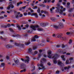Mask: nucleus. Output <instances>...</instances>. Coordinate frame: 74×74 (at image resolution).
<instances>
[{
    "label": "nucleus",
    "instance_id": "61",
    "mask_svg": "<svg viewBox=\"0 0 74 74\" xmlns=\"http://www.w3.org/2000/svg\"><path fill=\"white\" fill-rule=\"evenodd\" d=\"M56 47L57 48H59L60 46V45H57L56 46Z\"/></svg>",
    "mask_w": 74,
    "mask_h": 74
},
{
    "label": "nucleus",
    "instance_id": "18",
    "mask_svg": "<svg viewBox=\"0 0 74 74\" xmlns=\"http://www.w3.org/2000/svg\"><path fill=\"white\" fill-rule=\"evenodd\" d=\"M0 39L1 40H3V41H5V40H7L6 38H3V37L1 36H0Z\"/></svg>",
    "mask_w": 74,
    "mask_h": 74
},
{
    "label": "nucleus",
    "instance_id": "27",
    "mask_svg": "<svg viewBox=\"0 0 74 74\" xmlns=\"http://www.w3.org/2000/svg\"><path fill=\"white\" fill-rule=\"evenodd\" d=\"M50 39L49 38H47L46 40L47 42H50Z\"/></svg>",
    "mask_w": 74,
    "mask_h": 74
},
{
    "label": "nucleus",
    "instance_id": "8",
    "mask_svg": "<svg viewBox=\"0 0 74 74\" xmlns=\"http://www.w3.org/2000/svg\"><path fill=\"white\" fill-rule=\"evenodd\" d=\"M48 25V23H42L40 24V26H42V27H45L46 26H47Z\"/></svg>",
    "mask_w": 74,
    "mask_h": 74
},
{
    "label": "nucleus",
    "instance_id": "55",
    "mask_svg": "<svg viewBox=\"0 0 74 74\" xmlns=\"http://www.w3.org/2000/svg\"><path fill=\"white\" fill-rule=\"evenodd\" d=\"M3 28H7V25H5L3 26Z\"/></svg>",
    "mask_w": 74,
    "mask_h": 74
},
{
    "label": "nucleus",
    "instance_id": "45",
    "mask_svg": "<svg viewBox=\"0 0 74 74\" xmlns=\"http://www.w3.org/2000/svg\"><path fill=\"white\" fill-rule=\"evenodd\" d=\"M32 32H33V30H32L31 32H30V30H28L27 31V32L28 33H31Z\"/></svg>",
    "mask_w": 74,
    "mask_h": 74
},
{
    "label": "nucleus",
    "instance_id": "36",
    "mask_svg": "<svg viewBox=\"0 0 74 74\" xmlns=\"http://www.w3.org/2000/svg\"><path fill=\"white\" fill-rule=\"evenodd\" d=\"M66 46V45H64V44H63L62 45V48H65V47Z\"/></svg>",
    "mask_w": 74,
    "mask_h": 74
},
{
    "label": "nucleus",
    "instance_id": "1",
    "mask_svg": "<svg viewBox=\"0 0 74 74\" xmlns=\"http://www.w3.org/2000/svg\"><path fill=\"white\" fill-rule=\"evenodd\" d=\"M64 26H63V23H60L58 26L54 25L53 27L55 28L56 29H63Z\"/></svg>",
    "mask_w": 74,
    "mask_h": 74
},
{
    "label": "nucleus",
    "instance_id": "23",
    "mask_svg": "<svg viewBox=\"0 0 74 74\" xmlns=\"http://www.w3.org/2000/svg\"><path fill=\"white\" fill-rule=\"evenodd\" d=\"M32 15H35L36 18H37L38 17V15H37V14L36 13H32Z\"/></svg>",
    "mask_w": 74,
    "mask_h": 74
},
{
    "label": "nucleus",
    "instance_id": "48",
    "mask_svg": "<svg viewBox=\"0 0 74 74\" xmlns=\"http://www.w3.org/2000/svg\"><path fill=\"white\" fill-rule=\"evenodd\" d=\"M32 68L33 69L31 70V71H33V70H35V66H33Z\"/></svg>",
    "mask_w": 74,
    "mask_h": 74
},
{
    "label": "nucleus",
    "instance_id": "43",
    "mask_svg": "<svg viewBox=\"0 0 74 74\" xmlns=\"http://www.w3.org/2000/svg\"><path fill=\"white\" fill-rule=\"evenodd\" d=\"M37 12L38 13H40V8H38V9L37 10Z\"/></svg>",
    "mask_w": 74,
    "mask_h": 74
},
{
    "label": "nucleus",
    "instance_id": "60",
    "mask_svg": "<svg viewBox=\"0 0 74 74\" xmlns=\"http://www.w3.org/2000/svg\"><path fill=\"white\" fill-rule=\"evenodd\" d=\"M42 60L44 62H46L47 61V60L45 58H43Z\"/></svg>",
    "mask_w": 74,
    "mask_h": 74
},
{
    "label": "nucleus",
    "instance_id": "4",
    "mask_svg": "<svg viewBox=\"0 0 74 74\" xmlns=\"http://www.w3.org/2000/svg\"><path fill=\"white\" fill-rule=\"evenodd\" d=\"M40 62L41 63L40 64V66H41V67H42V68L41 69V67H39L38 68L39 70H41V69H43V70H45V67H44V66L43 65V64H42L43 63V62H42V61H40Z\"/></svg>",
    "mask_w": 74,
    "mask_h": 74
},
{
    "label": "nucleus",
    "instance_id": "21",
    "mask_svg": "<svg viewBox=\"0 0 74 74\" xmlns=\"http://www.w3.org/2000/svg\"><path fill=\"white\" fill-rule=\"evenodd\" d=\"M61 57L63 60L64 61H66V59L64 58V55H62Z\"/></svg>",
    "mask_w": 74,
    "mask_h": 74
},
{
    "label": "nucleus",
    "instance_id": "35",
    "mask_svg": "<svg viewBox=\"0 0 74 74\" xmlns=\"http://www.w3.org/2000/svg\"><path fill=\"white\" fill-rule=\"evenodd\" d=\"M53 63H54L55 64H56V63H57V61H56V60H53Z\"/></svg>",
    "mask_w": 74,
    "mask_h": 74
},
{
    "label": "nucleus",
    "instance_id": "56",
    "mask_svg": "<svg viewBox=\"0 0 74 74\" xmlns=\"http://www.w3.org/2000/svg\"><path fill=\"white\" fill-rule=\"evenodd\" d=\"M51 13H53L52 8H51L50 9Z\"/></svg>",
    "mask_w": 74,
    "mask_h": 74
},
{
    "label": "nucleus",
    "instance_id": "32",
    "mask_svg": "<svg viewBox=\"0 0 74 74\" xmlns=\"http://www.w3.org/2000/svg\"><path fill=\"white\" fill-rule=\"evenodd\" d=\"M38 31H42L43 29L42 28H38Z\"/></svg>",
    "mask_w": 74,
    "mask_h": 74
},
{
    "label": "nucleus",
    "instance_id": "16",
    "mask_svg": "<svg viewBox=\"0 0 74 74\" xmlns=\"http://www.w3.org/2000/svg\"><path fill=\"white\" fill-rule=\"evenodd\" d=\"M51 20L53 22H55V21L56 20V18L55 17H52L51 18Z\"/></svg>",
    "mask_w": 74,
    "mask_h": 74
},
{
    "label": "nucleus",
    "instance_id": "47",
    "mask_svg": "<svg viewBox=\"0 0 74 74\" xmlns=\"http://www.w3.org/2000/svg\"><path fill=\"white\" fill-rule=\"evenodd\" d=\"M36 8H37V6H34L33 7V9H36Z\"/></svg>",
    "mask_w": 74,
    "mask_h": 74
},
{
    "label": "nucleus",
    "instance_id": "26",
    "mask_svg": "<svg viewBox=\"0 0 74 74\" xmlns=\"http://www.w3.org/2000/svg\"><path fill=\"white\" fill-rule=\"evenodd\" d=\"M40 7H45V5H44L43 4H40Z\"/></svg>",
    "mask_w": 74,
    "mask_h": 74
},
{
    "label": "nucleus",
    "instance_id": "13",
    "mask_svg": "<svg viewBox=\"0 0 74 74\" xmlns=\"http://www.w3.org/2000/svg\"><path fill=\"white\" fill-rule=\"evenodd\" d=\"M33 49H32L31 48H29L28 49V53H30V54H31V53H32V51Z\"/></svg>",
    "mask_w": 74,
    "mask_h": 74
},
{
    "label": "nucleus",
    "instance_id": "29",
    "mask_svg": "<svg viewBox=\"0 0 74 74\" xmlns=\"http://www.w3.org/2000/svg\"><path fill=\"white\" fill-rule=\"evenodd\" d=\"M26 71V69H24L23 70H22L20 71L21 73H22V72H25Z\"/></svg>",
    "mask_w": 74,
    "mask_h": 74
},
{
    "label": "nucleus",
    "instance_id": "52",
    "mask_svg": "<svg viewBox=\"0 0 74 74\" xmlns=\"http://www.w3.org/2000/svg\"><path fill=\"white\" fill-rule=\"evenodd\" d=\"M69 60H67L66 61V64H69Z\"/></svg>",
    "mask_w": 74,
    "mask_h": 74
},
{
    "label": "nucleus",
    "instance_id": "33",
    "mask_svg": "<svg viewBox=\"0 0 74 74\" xmlns=\"http://www.w3.org/2000/svg\"><path fill=\"white\" fill-rule=\"evenodd\" d=\"M34 37L35 38H36L37 39L39 37L38 36L36 35L34 36Z\"/></svg>",
    "mask_w": 74,
    "mask_h": 74
},
{
    "label": "nucleus",
    "instance_id": "9",
    "mask_svg": "<svg viewBox=\"0 0 74 74\" xmlns=\"http://www.w3.org/2000/svg\"><path fill=\"white\" fill-rule=\"evenodd\" d=\"M66 10V8H64L63 10H60V11L59 12V13L61 15H63V11H65Z\"/></svg>",
    "mask_w": 74,
    "mask_h": 74
},
{
    "label": "nucleus",
    "instance_id": "46",
    "mask_svg": "<svg viewBox=\"0 0 74 74\" xmlns=\"http://www.w3.org/2000/svg\"><path fill=\"white\" fill-rule=\"evenodd\" d=\"M60 71H59L57 70L56 72V74H59Z\"/></svg>",
    "mask_w": 74,
    "mask_h": 74
},
{
    "label": "nucleus",
    "instance_id": "19",
    "mask_svg": "<svg viewBox=\"0 0 74 74\" xmlns=\"http://www.w3.org/2000/svg\"><path fill=\"white\" fill-rule=\"evenodd\" d=\"M22 3H23L21 1H20L19 2L17 3V7H18V6H19V5L20 4H22Z\"/></svg>",
    "mask_w": 74,
    "mask_h": 74
},
{
    "label": "nucleus",
    "instance_id": "63",
    "mask_svg": "<svg viewBox=\"0 0 74 74\" xmlns=\"http://www.w3.org/2000/svg\"><path fill=\"white\" fill-rule=\"evenodd\" d=\"M38 56L39 58H40V57H41V54L40 53L39 54Z\"/></svg>",
    "mask_w": 74,
    "mask_h": 74
},
{
    "label": "nucleus",
    "instance_id": "57",
    "mask_svg": "<svg viewBox=\"0 0 74 74\" xmlns=\"http://www.w3.org/2000/svg\"><path fill=\"white\" fill-rule=\"evenodd\" d=\"M58 51L59 52V53H61L62 52V51L61 50L59 49L58 50Z\"/></svg>",
    "mask_w": 74,
    "mask_h": 74
},
{
    "label": "nucleus",
    "instance_id": "30",
    "mask_svg": "<svg viewBox=\"0 0 74 74\" xmlns=\"http://www.w3.org/2000/svg\"><path fill=\"white\" fill-rule=\"evenodd\" d=\"M24 62H25V63H26V62H27V63H28L29 62V59L25 60L24 61Z\"/></svg>",
    "mask_w": 74,
    "mask_h": 74
},
{
    "label": "nucleus",
    "instance_id": "15",
    "mask_svg": "<svg viewBox=\"0 0 74 74\" xmlns=\"http://www.w3.org/2000/svg\"><path fill=\"white\" fill-rule=\"evenodd\" d=\"M26 65L23 64V65H22L21 66V69H26Z\"/></svg>",
    "mask_w": 74,
    "mask_h": 74
},
{
    "label": "nucleus",
    "instance_id": "39",
    "mask_svg": "<svg viewBox=\"0 0 74 74\" xmlns=\"http://www.w3.org/2000/svg\"><path fill=\"white\" fill-rule=\"evenodd\" d=\"M68 16L69 17H71L72 16V14L71 13H69L68 14Z\"/></svg>",
    "mask_w": 74,
    "mask_h": 74
},
{
    "label": "nucleus",
    "instance_id": "40",
    "mask_svg": "<svg viewBox=\"0 0 74 74\" xmlns=\"http://www.w3.org/2000/svg\"><path fill=\"white\" fill-rule=\"evenodd\" d=\"M66 34L68 35V36L69 35H70V34H71V33L70 32H67L66 33Z\"/></svg>",
    "mask_w": 74,
    "mask_h": 74
},
{
    "label": "nucleus",
    "instance_id": "20",
    "mask_svg": "<svg viewBox=\"0 0 74 74\" xmlns=\"http://www.w3.org/2000/svg\"><path fill=\"white\" fill-rule=\"evenodd\" d=\"M60 39L62 40H65L66 39V38L65 36H64L63 37H61Z\"/></svg>",
    "mask_w": 74,
    "mask_h": 74
},
{
    "label": "nucleus",
    "instance_id": "59",
    "mask_svg": "<svg viewBox=\"0 0 74 74\" xmlns=\"http://www.w3.org/2000/svg\"><path fill=\"white\" fill-rule=\"evenodd\" d=\"M24 15L25 16H26L27 15V13H24Z\"/></svg>",
    "mask_w": 74,
    "mask_h": 74
},
{
    "label": "nucleus",
    "instance_id": "24",
    "mask_svg": "<svg viewBox=\"0 0 74 74\" xmlns=\"http://www.w3.org/2000/svg\"><path fill=\"white\" fill-rule=\"evenodd\" d=\"M70 68H71V67L70 66H68V67H64V70H68V69H69Z\"/></svg>",
    "mask_w": 74,
    "mask_h": 74
},
{
    "label": "nucleus",
    "instance_id": "11",
    "mask_svg": "<svg viewBox=\"0 0 74 74\" xmlns=\"http://www.w3.org/2000/svg\"><path fill=\"white\" fill-rule=\"evenodd\" d=\"M14 61L15 63L17 65H19V64H20V63L19 62V60H14Z\"/></svg>",
    "mask_w": 74,
    "mask_h": 74
},
{
    "label": "nucleus",
    "instance_id": "2",
    "mask_svg": "<svg viewBox=\"0 0 74 74\" xmlns=\"http://www.w3.org/2000/svg\"><path fill=\"white\" fill-rule=\"evenodd\" d=\"M57 64L58 65L60 66V67L61 68H63V67H64V64L62 63V62L60 61H58Z\"/></svg>",
    "mask_w": 74,
    "mask_h": 74
},
{
    "label": "nucleus",
    "instance_id": "28",
    "mask_svg": "<svg viewBox=\"0 0 74 74\" xmlns=\"http://www.w3.org/2000/svg\"><path fill=\"white\" fill-rule=\"evenodd\" d=\"M31 41H36V38L34 37L32 38Z\"/></svg>",
    "mask_w": 74,
    "mask_h": 74
},
{
    "label": "nucleus",
    "instance_id": "6",
    "mask_svg": "<svg viewBox=\"0 0 74 74\" xmlns=\"http://www.w3.org/2000/svg\"><path fill=\"white\" fill-rule=\"evenodd\" d=\"M51 58L52 59H54L53 60H56L58 58V56L56 55L52 54L51 56Z\"/></svg>",
    "mask_w": 74,
    "mask_h": 74
},
{
    "label": "nucleus",
    "instance_id": "25",
    "mask_svg": "<svg viewBox=\"0 0 74 74\" xmlns=\"http://www.w3.org/2000/svg\"><path fill=\"white\" fill-rule=\"evenodd\" d=\"M37 48V47L36 46H34L33 47V49L36 50Z\"/></svg>",
    "mask_w": 74,
    "mask_h": 74
},
{
    "label": "nucleus",
    "instance_id": "50",
    "mask_svg": "<svg viewBox=\"0 0 74 74\" xmlns=\"http://www.w3.org/2000/svg\"><path fill=\"white\" fill-rule=\"evenodd\" d=\"M29 25L28 24H27L26 25H25V27H27V28H28L29 27Z\"/></svg>",
    "mask_w": 74,
    "mask_h": 74
},
{
    "label": "nucleus",
    "instance_id": "12",
    "mask_svg": "<svg viewBox=\"0 0 74 74\" xmlns=\"http://www.w3.org/2000/svg\"><path fill=\"white\" fill-rule=\"evenodd\" d=\"M56 36H57L58 38H61L62 37V34H56Z\"/></svg>",
    "mask_w": 74,
    "mask_h": 74
},
{
    "label": "nucleus",
    "instance_id": "44",
    "mask_svg": "<svg viewBox=\"0 0 74 74\" xmlns=\"http://www.w3.org/2000/svg\"><path fill=\"white\" fill-rule=\"evenodd\" d=\"M70 32L71 33V34H72L73 33H74V30H72Z\"/></svg>",
    "mask_w": 74,
    "mask_h": 74
},
{
    "label": "nucleus",
    "instance_id": "17",
    "mask_svg": "<svg viewBox=\"0 0 74 74\" xmlns=\"http://www.w3.org/2000/svg\"><path fill=\"white\" fill-rule=\"evenodd\" d=\"M16 27H18V30H21V27H20V25H19L18 24H17L16 25Z\"/></svg>",
    "mask_w": 74,
    "mask_h": 74
},
{
    "label": "nucleus",
    "instance_id": "34",
    "mask_svg": "<svg viewBox=\"0 0 74 74\" xmlns=\"http://www.w3.org/2000/svg\"><path fill=\"white\" fill-rule=\"evenodd\" d=\"M5 65V64L4 63H1V67H4Z\"/></svg>",
    "mask_w": 74,
    "mask_h": 74
},
{
    "label": "nucleus",
    "instance_id": "58",
    "mask_svg": "<svg viewBox=\"0 0 74 74\" xmlns=\"http://www.w3.org/2000/svg\"><path fill=\"white\" fill-rule=\"evenodd\" d=\"M44 13L45 14H48V12L46 11H44Z\"/></svg>",
    "mask_w": 74,
    "mask_h": 74
},
{
    "label": "nucleus",
    "instance_id": "54",
    "mask_svg": "<svg viewBox=\"0 0 74 74\" xmlns=\"http://www.w3.org/2000/svg\"><path fill=\"white\" fill-rule=\"evenodd\" d=\"M47 1L46 0H44V2H43V3H46Z\"/></svg>",
    "mask_w": 74,
    "mask_h": 74
},
{
    "label": "nucleus",
    "instance_id": "22",
    "mask_svg": "<svg viewBox=\"0 0 74 74\" xmlns=\"http://www.w3.org/2000/svg\"><path fill=\"white\" fill-rule=\"evenodd\" d=\"M13 37H18V36H19V35L18 34H14L12 35Z\"/></svg>",
    "mask_w": 74,
    "mask_h": 74
},
{
    "label": "nucleus",
    "instance_id": "49",
    "mask_svg": "<svg viewBox=\"0 0 74 74\" xmlns=\"http://www.w3.org/2000/svg\"><path fill=\"white\" fill-rule=\"evenodd\" d=\"M0 34H4V32L3 31L0 32Z\"/></svg>",
    "mask_w": 74,
    "mask_h": 74
},
{
    "label": "nucleus",
    "instance_id": "14",
    "mask_svg": "<svg viewBox=\"0 0 74 74\" xmlns=\"http://www.w3.org/2000/svg\"><path fill=\"white\" fill-rule=\"evenodd\" d=\"M57 10H58L60 8V3H58L57 5Z\"/></svg>",
    "mask_w": 74,
    "mask_h": 74
},
{
    "label": "nucleus",
    "instance_id": "53",
    "mask_svg": "<svg viewBox=\"0 0 74 74\" xmlns=\"http://www.w3.org/2000/svg\"><path fill=\"white\" fill-rule=\"evenodd\" d=\"M24 36H25V37H27L28 35L27 34H25L24 35Z\"/></svg>",
    "mask_w": 74,
    "mask_h": 74
},
{
    "label": "nucleus",
    "instance_id": "62",
    "mask_svg": "<svg viewBox=\"0 0 74 74\" xmlns=\"http://www.w3.org/2000/svg\"><path fill=\"white\" fill-rule=\"evenodd\" d=\"M47 1L48 2V3H49L50 2H51V0H47Z\"/></svg>",
    "mask_w": 74,
    "mask_h": 74
},
{
    "label": "nucleus",
    "instance_id": "51",
    "mask_svg": "<svg viewBox=\"0 0 74 74\" xmlns=\"http://www.w3.org/2000/svg\"><path fill=\"white\" fill-rule=\"evenodd\" d=\"M9 30L10 31V32H13V30H12V29L10 28L9 29Z\"/></svg>",
    "mask_w": 74,
    "mask_h": 74
},
{
    "label": "nucleus",
    "instance_id": "42",
    "mask_svg": "<svg viewBox=\"0 0 74 74\" xmlns=\"http://www.w3.org/2000/svg\"><path fill=\"white\" fill-rule=\"evenodd\" d=\"M6 58L7 60H9L10 59V57L8 56H6Z\"/></svg>",
    "mask_w": 74,
    "mask_h": 74
},
{
    "label": "nucleus",
    "instance_id": "7",
    "mask_svg": "<svg viewBox=\"0 0 74 74\" xmlns=\"http://www.w3.org/2000/svg\"><path fill=\"white\" fill-rule=\"evenodd\" d=\"M51 53H52V51L50 50H49L47 51V55H48V57L49 58H51Z\"/></svg>",
    "mask_w": 74,
    "mask_h": 74
},
{
    "label": "nucleus",
    "instance_id": "64",
    "mask_svg": "<svg viewBox=\"0 0 74 74\" xmlns=\"http://www.w3.org/2000/svg\"><path fill=\"white\" fill-rule=\"evenodd\" d=\"M47 64L48 65V66H51V63H50V62L48 63H47Z\"/></svg>",
    "mask_w": 74,
    "mask_h": 74
},
{
    "label": "nucleus",
    "instance_id": "3",
    "mask_svg": "<svg viewBox=\"0 0 74 74\" xmlns=\"http://www.w3.org/2000/svg\"><path fill=\"white\" fill-rule=\"evenodd\" d=\"M12 3H14V2H10L9 3V4H10L9 6L7 8L8 10H10L11 7V8H14V6L12 5Z\"/></svg>",
    "mask_w": 74,
    "mask_h": 74
},
{
    "label": "nucleus",
    "instance_id": "31",
    "mask_svg": "<svg viewBox=\"0 0 74 74\" xmlns=\"http://www.w3.org/2000/svg\"><path fill=\"white\" fill-rule=\"evenodd\" d=\"M30 42H26L25 44L26 45H29V44H30Z\"/></svg>",
    "mask_w": 74,
    "mask_h": 74
},
{
    "label": "nucleus",
    "instance_id": "38",
    "mask_svg": "<svg viewBox=\"0 0 74 74\" xmlns=\"http://www.w3.org/2000/svg\"><path fill=\"white\" fill-rule=\"evenodd\" d=\"M70 3L69 2H68L67 3V7H68V8H69V6L70 5Z\"/></svg>",
    "mask_w": 74,
    "mask_h": 74
},
{
    "label": "nucleus",
    "instance_id": "10",
    "mask_svg": "<svg viewBox=\"0 0 74 74\" xmlns=\"http://www.w3.org/2000/svg\"><path fill=\"white\" fill-rule=\"evenodd\" d=\"M5 47L6 48L8 49L10 48H12L13 46L10 45H7L5 46Z\"/></svg>",
    "mask_w": 74,
    "mask_h": 74
},
{
    "label": "nucleus",
    "instance_id": "37",
    "mask_svg": "<svg viewBox=\"0 0 74 74\" xmlns=\"http://www.w3.org/2000/svg\"><path fill=\"white\" fill-rule=\"evenodd\" d=\"M73 9L72 8H70L69 9V12H71V11H73Z\"/></svg>",
    "mask_w": 74,
    "mask_h": 74
},
{
    "label": "nucleus",
    "instance_id": "5",
    "mask_svg": "<svg viewBox=\"0 0 74 74\" xmlns=\"http://www.w3.org/2000/svg\"><path fill=\"white\" fill-rule=\"evenodd\" d=\"M39 26L38 25H36L35 26H34L33 25H31L30 27L32 29L34 30H36V27H38Z\"/></svg>",
    "mask_w": 74,
    "mask_h": 74
},
{
    "label": "nucleus",
    "instance_id": "41",
    "mask_svg": "<svg viewBox=\"0 0 74 74\" xmlns=\"http://www.w3.org/2000/svg\"><path fill=\"white\" fill-rule=\"evenodd\" d=\"M69 44H71V43H72V40H70L69 41Z\"/></svg>",
    "mask_w": 74,
    "mask_h": 74
}]
</instances>
